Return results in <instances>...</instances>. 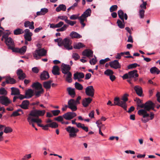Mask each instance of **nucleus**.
<instances>
[{
  "mask_svg": "<svg viewBox=\"0 0 160 160\" xmlns=\"http://www.w3.org/2000/svg\"><path fill=\"white\" fill-rule=\"evenodd\" d=\"M147 111L143 109H141L138 111V114L140 116H142L143 118L141 120L144 123H146L150 120H152L154 118V114L152 112L150 113V118H149V114L147 113Z\"/></svg>",
  "mask_w": 160,
  "mask_h": 160,
  "instance_id": "nucleus-1",
  "label": "nucleus"
},
{
  "mask_svg": "<svg viewBox=\"0 0 160 160\" xmlns=\"http://www.w3.org/2000/svg\"><path fill=\"white\" fill-rule=\"evenodd\" d=\"M61 68L62 72L64 74V77L66 78V81L70 82V67L69 65L62 63Z\"/></svg>",
  "mask_w": 160,
  "mask_h": 160,
  "instance_id": "nucleus-2",
  "label": "nucleus"
},
{
  "mask_svg": "<svg viewBox=\"0 0 160 160\" xmlns=\"http://www.w3.org/2000/svg\"><path fill=\"white\" fill-rule=\"evenodd\" d=\"M91 10L90 8L87 9L79 17V20L82 28L85 26L86 24L84 22V21H87V18L91 15Z\"/></svg>",
  "mask_w": 160,
  "mask_h": 160,
  "instance_id": "nucleus-3",
  "label": "nucleus"
},
{
  "mask_svg": "<svg viewBox=\"0 0 160 160\" xmlns=\"http://www.w3.org/2000/svg\"><path fill=\"white\" fill-rule=\"evenodd\" d=\"M47 51L44 48L38 49L36 50L33 53V57L36 60L40 58V57L46 56Z\"/></svg>",
  "mask_w": 160,
  "mask_h": 160,
  "instance_id": "nucleus-4",
  "label": "nucleus"
},
{
  "mask_svg": "<svg viewBox=\"0 0 160 160\" xmlns=\"http://www.w3.org/2000/svg\"><path fill=\"white\" fill-rule=\"evenodd\" d=\"M138 71L136 70H134L132 71L129 72L128 73L124 74L122 78L123 79H125L128 78H134L135 81H136L137 79L136 78L138 77V74L137 73Z\"/></svg>",
  "mask_w": 160,
  "mask_h": 160,
  "instance_id": "nucleus-5",
  "label": "nucleus"
},
{
  "mask_svg": "<svg viewBox=\"0 0 160 160\" xmlns=\"http://www.w3.org/2000/svg\"><path fill=\"white\" fill-rule=\"evenodd\" d=\"M46 111L45 110H31L28 116L34 118H38L40 116H42L44 114Z\"/></svg>",
  "mask_w": 160,
  "mask_h": 160,
  "instance_id": "nucleus-6",
  "label": "nucleus"
},
{
  "mask_svg": "<svg viewBox=\"0 0 160 160\" xmlns=\"http://www.w3.org/2000/svg\"><path fill=\"white\" fill-rule=\"evenodd\" d=\"M81 99L80 96H78L76 100L71 99V110L72 111H75L77 110V105L80 103L79 101Z\"/></svg>",
  "mask_w": 160,
  "mask_h": 160,
  "instance_id": "nucleus-7",
  "label": "nucleus"
},
{
  "mask_svg": "<svg viewBox=\"0 0 160 160\" xmlns=\"http://www.w3.org/2000/svg\"><path fill=\"white\" fill-rule=\"evenodd\" d=\"M114 105H118L121 107L125 110H127V105L124 102L121 101L118 97H115L114 99Z\"/></svg>",
  "mask_w": 160,
  "mask_h": 160,
  "instance_id": "nucleus-8",
  "label": "nucleus"
},
{
  "mask_svg": "<svg viewBox=\"0 0 160 160\" xmlns=\"http://www.w3.org/2000/svg\"><path fill=\"white\" fill-rule=\"evenodd\" d=\"M2 38L5 39V43L8 46V49L12 46H15L14 42L13 39L10 37H8L5 35L3 36Z\"/></svg>",
  "mask_w": 160,
  "mask_h": 160,
  "instance_id": "nucleus-9",
  "label": "nucleus"
},
{
  "mask_svg": "<svg viewBox=\"0 0 160 160\" xmlns=\"http://www.w3.org/2000/svg\"><path fill=\"white\" fill-rule=\"evenodd\" d=\"M63 46L65 49L68 50H70V38L67 37L62 39L61 46Z\"/></svg>",
  "mask_w": 160,
  "mask_h": 160,
  "instance_id": "nucleus-10",
  "label": "nucleus"
},
{
  "mask_svg": "<svg viewBox=\"0 0 160 160\" xmlns=\"http://www.w3.org/2000/svg\"><path fill=\"white\" fill-rule=\"evenodd\" d=\"M155 104L150 100L148 101L145 103V110L149 111L151 110H154Z\"/></svg>",
  "mask_w": 160,
  "mask_h": 160,
  "instance_id": "nucleus-11",
  "label": "nucleus"
},
{
  "mask_svg": "<svg viewBox=\"0 0 160 160\" xmlns=\"http://www.w3.org/2000/svg\"><path fill=\"white\" fill-rule=\"evenodd\" d=\"M95 90L92 86L87 87L85 89V93L88 96L93 97L94 95Z\"/></svg>",
  "mask_w": 160,
  "mask_h": 160,
  "instance_id": "nucleus-12",
  "label": "nucleus"
},
{
  "mask_svg": "<svg viewBox=\"0 0 160 160\" xmlns=\"http://www.w3.org/2000/svg\"><path fill=\"white\" fill-rule=\"evenodd\" d=\"M11 101L7 97L1 96L0 97V103L5 106H8L11 103Z\"/></svg>",
  "mask_w": 160,
  "mask_h": 160,
  "instance_id": "nucleus-13",
  "label": "nucleus"
},
{
  "mask_svg": "<svg viewBox=\"0 0 160 160\" xmlns=\"http://www.w3.org/2000/svg\"><path fill=\"white\" fill-rule=\"evenodd\" d=\"M109 64L111 68L115 69L121 68L120 64L117 60H115L113 61L110 62H109Z\"/></svg>",
  "mask_w": 160,
  "mask_h": 160,
  "instance_id": "nucleus-14",
  "label": "nucleus"
},
{
  "mask_svg": "<svg viewBox=\"0 0 160 160\" xmlns=\"http://www.w3.org/2000/svg\"><path fill=\"white\" fill-rule=\"evenodd\" d=\"M118 14L119 18L122 21H124V18L127 20L128 19V16L126 13H124L123 11L121 10L118 11Z\"/></svg>",
  "mask_w": 160,
  "mask_h": 160,
  "instance_id": "nucleus-15",
  "label": "nucleus"
},
{
  "mask_svg": "<svg viewBox=\"0 0 160 160\" xmlns=\"http://www.w3.org/2000/svg\"><path fill=\"white\" fill-rule=\"evenodd\" d=\"M134 89L136 93L138 96L140 97L143 96V91L141 87L138 85L134 87Z\"/></svg>",
  "mask_w": 160,
  "mask_h": 160,
  "instance_id": "nucleus-16",
  "label": "nucleus"
},
{
  "mask_svg": "<svg viewBox=\"0 0 160 160\" xmlns=\"http://www.w3.org/2000/svg\"><path fill=\"white\" fill-rule=\"evenodd\" d=\"M29 102L28 100H25L23 101L19 106L22 108L24 109H28L29 105Z\"/></svg>",
  "mask_w": 160,
  "mask_h": 160,
  "instance_id": "nucleus-17",
  "label": "nucleus"
},
{
  "mask_svg": "<svg viewBox=\"0 0 160 160\" xmlns=\"http://www.w3.org/2000/svg\"><path fill=\"white\" fill-rule=\"evenodd\" d=\"M93 52L90 49H86L82 52V55L84 56H86L88 57H92Z\"/></svg>",
  "mask_w": 160,
  "mask_h": 160,
  "instance_id": "nucleus-18",
  "label": "nucleus"
},
{
  "mask_svg": "<svg viewBox=\"0 0 160 160\" xmlns=\"http://www.w3.org/2000/svg\"><path fill=\"white\" fill-rule=\"evenodd\" d=\"M34 23L33 21L30 22L28 21L24 22V26L25 28H29L30 29H33L34 28Z\"/></svg>",
  "mask_w": 160,
  "mask_h": 160,
  "instance_id": "nucleus-19",
  "label": "nucleus"
},
{
  "mask_svg": "<svg viewBox=\"0 0 160 160\" xmlns=\"http://www.w3.org/2000/svg\"><path fill=\"white\" fill-rule=\"evenodd\" d=\"M34 91L31 89H29L26 90L25 96L27 99H29L32 97L34 94Z\"/></svg>",
  "mask_w": 160,
  "mask_h": 160,
  "instance_id": "nucleus-20",
  "label": "nucleus"
},
{
  "mask_svg": "<svg viewBox=\"0 0 160 160\" xmlns=\"http://www.w3.org/2000/svg\"><path fill=\"white\" fill-rule=\"evenodd\" d=\"M92 99L90 98H86L84 99L82 101V104L85 107H87L88 106Z\"/></svg>",
  "mask_w": 160,
  "mask_h": 160,
  "instance_id": "nucleus-21",
  "label": "nucleus"
},
{
  "mask_svg": "<svg viewBox=\"0 0 160 160\" xmlns=\"http://www.w3.org/2000/svg\"><path fill=\"white\" fill-rule=\"evenodd\" d=\"M48 12V9L46 8H41L40 11L37 12V16H43Z\"/></svg>",
  "mask_w": 160,
  "mask_h": 160,
  "instance_id": "nucleus-22",
  "label": "nucleus"
},
{
  "mask_svg": "<svg viewBox=\"0 0 160 160\" xmlns=\"http://www.w3.org/2000/svg\"><path fill=\"white\" fill-rule=\"evenodd\" d=\"M78 131L79 130L78 128L71 127V137H75L77 136V133Z\"/></svg>",
  "mask_w": 160,
  "mask_h": 160,
  "instance_id": "nucleus-23",
  "label": "nucleus"
},
{
  "mask_svg": "<svg viewBox=\"0 0 160 160\" xmlns=\"http://www.w3.org/2000/svg\"><path fill=\"white\" fill-rule=\"evenodd\" d=\"M17 73L18 76V78L21 80L24 79L26 76L24 73H23L21 69H19L17 71Z\"/></svg>",
  "mask_w": 160,
  "mask_h": 160,
  "instance_id": "nucleus-24",
  "label": "nucleus"
},
{
  "mask_svg": "<svg viewBox=\"0 0 160 160\" xmlns=\"http://www.w3.org/2000/svg\"><path fill=\"white\" fill-rule=\"evenodd\" d=\"M11 95H18L20 93L19 89L17 88L12 87L11 88Z\"/></svg>",
  "mask_w": 160,
  "mask_h": 160,
  "instance_id": "nucleus-25",
  "label": "nucleus"
},
{
  "mask_svg": "<svg viewBox=\"0 0 160 160\" xmlns=\"http://www.w3.org/2000/svg\"><path fill=\"white\" fill-rule=\"evenodd\" d=\"M49 77V74L47 71H43L41 74V79L42 80H46Z\"/></svg>",
  "mask_w": 160,
  "mask_h": 160,
  "instance_id": "nucleus-26",
  "label": "nucleus"
},
{
  "mask_svg": "<svg viewBox=\"0 0 160 160\" xmlns=\"http://www.w3.org/2000/svg\"><path fill=\"white\" fill-rule=\"evenodd\" d=\"M32 87L35 89V90L42 88L41 84L38 82L34 83L32 85Z\"/></svg>",
  "mask_w": 160,
  "mask_h": 160,
  "instance_id": "nucleus-27",
  "label": "nucleus"
},
{
  "mask_svg": "<svg viewBox=\"0 0 160 160\" xmlns=\"http://www.w3.org/2000/svg\"><path fill=\"white\" fill-rule=\"evenodd\" d=\"M74 78L77 79L79 78H82L84 77V74L82 72H77L74 74Z\"/></svg>",
  "mask_w": 160,
  "mask_h": 160,
  "instance_id": "nucleus-28",
  "label": "nucleus"
},
{
  "mask_svg": "<svg viewBox=\"0 0 160 160\" xmlns=\"http://www.w3.org/2000/svg\"><path fill=\"white\" fill-rule=\"evenodd\" d=\"M66 7L65 5L62 4L59 5L56 9V10L57 12H59L61 11H65Z\"/></svg>",
  "mask_w": 160,
  "mask_h": 160,
  "instance_id": "nucleus-29",
  "label": "nucleus"
},
{
  "mask_svg": "<svg viewBox=\"0 0 160 160\" xmlns=\"http://www.w3.org/2000/svg\"><path fill=\"white\" fill-rule=\"evenodd\" d=\"M71 37L72 38H82V36L75 32H71Z\"/></svg>",
  "mask_w": 160,
  "mask_h": 160,
  "instance_id": "nucleus-30",
  "label": "nucleus"
},
{
  "mask_svg": "<svg viewBox=\"0 0 160 160\" xmlns=\"http://www.w3.org/2000/svg\"><path fill=\"white\" fill-rule=\"evenodd\" d=\"M6 82L7 83H10L12 84H14L16 82L15 80L13 78L10 77V76H8L6 78Z\"/></svg>",
  "mask_w": 160,
  "mask_h": 160,
  "instance_id": "nucleus-31",
  "label": "nucleus"
},
{
  "mask_svg": "<svg viewBox=\"0 0 160 160\" xmlns=\"http://www.w3.org/2000/svg\"><path fill=\"white\" fill-rule=\"evenodd\" d=\"M59 68L57 66H54L52 70V73L54 75H59Z\"/></svg>",
  "mask_w": 160,
  "mask_h": 160,
  "instance_id": "nucleus-32",
  "label": "nucleus"
},
{
  "mask_svg": "<svg viewBox=\"0 0 160 160\" xmlns=\"http://www.w3.org/2000/svg\"><path fill=\"white\" fill-rule=\"evenodd\" d=\"M117 24L118 26V27L121 29L125 27V21L124 19V21H121L119 19L117 20Z\"/></svg>",
  "mask_w": 160,
  "mask_h": 160,
  "instance_id": "nucleus-33",
  "label": "nucleus"
},
{
  "mask_svg": "<svg viewBox=\"0 0 160 160\" xmlns=\"http://www.w3.org/2000/svg\"><path fill=\"white\" fill-rule=\"evenodd\" d=\"M150 72L152 74L157 73L158 74L160 73V70L156 67H154L150 68Z\"/></svg>",
  "mask_w": 160,
  "mask_h": 160,
  "instance_id": "nucleus-34",
  "label": "nucleus"
},
{
  "mask_svg": "<svg viewBox=\"0 0 160 160\" xmlns=\"http://www.w3.org/2000/svg\"><path fill=\"white\" fill-rule=\"evenodd\" d=\"M52 81L49 80L43 82V85L44 88L46 89L50 88L51 86Z\"/></svg>",
  "mask_w": 160,
  "mask_h": 160,
  "instance_id": "nucleus-35",
  "label": "nucleus"
},
{
  "mask_svg": "<svg viewBox=\"0 0 160 160\" xmlns=\"http://www.w3.org/2000/svg\"><path fill=\"white\" fill-rule=\"evenodd\" d=\"M58 18L62 20H64L67 23L70 24V21L68 20V18L65 16H60L58 17Z\"/></svg>",
  "mask_w": 160,
  "mask_h": 160,
  "instance_id": "nucleus-36",
  "label": "nucleus"
},
{
  "mask_svg": "<svg viewBox=\"0 0 160 160\" xmlns=\"http://www.w3.org/2000/svg\"><path fill=\"white\" fill-rule=\"evenodd\" d=\"M4 126L3 128H4V130L3 132L6 133H9L12 131V129L10 127H6V126L4 125Z\"/></svg>",
  "mask_w": 160,
  "mask_h": 160,
  "instance_id": "nucleus-37",
  "label": "nucleus"
},
{
  "mask_svg": "<svg viewBox=\"0 0 160 160\" xmlns=\"http://www.w3.org/2000/svg\"><path fill=\"white\" fill-rule=\"evenodd\" d=\"M74 85L75 88L78 90H82L83 89L82 85L78 82H76Z\"/></svg>",
  "mask_w": 160,
  "mask_h": 160,
  "instance_id": "nucleus-38",
  "label": "nucleus"
},
{
  "mask_svg": "<svg viewBox=\"0 0 160 160\" xmlns=\"http://www.w3.org/2000/svg\"><path fill=\"white\" fill-rule=\"evenodd\" d=\"M85 47V45L82 43L78 42L75 44L73 48L75 49H79Z\"/></svg>",
  "mask_w": 160,
  "mask_h": 160,
  "instance_id": "nucleus-39",
  "label": "nucleus"
},
{
  "mask_svg": "<svg viewBox=\"0 0 160 160\" xmlns=\"http://www.w3.org/2000/svg\"><path fill=\"white\" fill-rule=\"evenodd\" d=\"M13 32L14 34L15 35H18L23 33V31L22 29L18 28L15 30Z\"/></svg>",
  "mask_w": 160,
  "mask_h": 160,
  "instance_id": "nucleus-40",
  "label": "nucleus"
},
{
  "mask_svg": "<svg viewBox=\"0 0 160 160\" xmlns=\"http://www.w3.org/2000/svg\"><path fill=\"white\" fill-rule=\"evenodd\" d=\"M44 90L43 88L39 89L38 90H35V95L37 97H39L41 94L43 93Z\"/></svg>",
  "mask_w": 160,
  "mask_h": 160,
  "instance_id": "nucleus-41",
  "label": "nucleus"
},
{
  "mask_svg": "<svg viewBox=\"0 0 160 160\" xmlns=\"http://www.w3.org/2000/svg\"><path fill=\"white\" fill-rule=\"evenodd\" d=\"M32 117H31L28 116L27 120L30 125H32V127L33 128H35V125L34 123L35 122L34 121H32Z\"/></svg>",
  "mask_w": 160,
  "mask_h": 160,
  "instance_id": "nucleus-42",
  "label": "nucleus"
},
{
  "mask_svg": "<svg viewBox=\"0 0 160 160\" xmlns=\"http://www.w3.org/2000/svg\"><path fill=\"white\" fill-rule=\"evenodd\" d=\"M32 35V33H29V34H24V36L26 40L30 41L32 40L31 37Z\"/></svg>",
  "mask_w": 160,
  "mask_h": 160,
  "instance_id": "nucleus-43",
  "label": "nucleus"
},
{
  "mask_svg": "<svg viewBox=\"0 0 160 160\" xmlns=\"http://www.w3.org/2000/svg\"><path fill=\"white\" fill-rule=\"evenodd\" d=\"M27 47L26 46H24L21 48H19V53L21 54H24L26 52Z\"/></svg>",
  "mask_w": 160,
  "mask_h": 160,
  "instance_id": "nucleus-44",
  "label": "nucleus"
},
{
  "mask_svg": "<svg viewBox=\"0 0 160 160\" xmlns=\"http://www.w3.org/2000/svg\"><path fill=\"white\" fill-rule=\"evenodd\" d=\"M63 118L67 120H70V112H68L62 115Z\"/></svg>",
  "mask_w": 160,
  "mask_h": 160,
  "instance_id": "nucleus-45",
  "label": "nucleus"
},
{
  "mask_svg": "<svg viewBox=\"0 0 160 160\" xmlns=\"http://www.w3.org/2000/svg\"><path fill=\"white\" fill-rule=\"evenodd\" d=\"M48 125L49 127L52 128H56L58 127V123L55 122H51V123L48 124Z\"/></svg>",
  "mask_w": 160,
  "mask_h": 160,
  "instance_id": "nucleus-46",
  "label": "nucleus"
},
{
  "mask_svg": "<svg viewBox=\"0 0 160 160\" xmlns=\"http://www.w3.org/2000/svg\"><path fill=\"white\" fill-rule=\"evenodd\" d=\"M104 74L105 75L110 76L113 74V72L111 70L108 69L104 72Z\"/></svg>",
  "mask_w": 160,
  "mask_h": 160,
  "instance_id": "nucleus-47",
  "label": "nucleus"
},
{
  "mask_svg": "<svg viewBox=\"0 0 160 160\" xmlns=\"http://www.w3.org/2000/svg\"><path fill=\"white\" fill-rule=\"evenodd\" d=\"M129 96V95L127 93L124 94L122 97V100L123 101V102H124L125 104H126V102L128 100V97Z\"/></svg>",
  "mask_w": 160,
  "mask_h": 160,
  "instance_id": "nucleus-48",
  "label": "nucleus"
},
{
  "mask_svg": "<svg viewBox=\"0 0 160 160\" xmlns=\"http://www.w3.org/2000/svg\"><path fill=\"white\" fill-rule=\"evenodd\" d=\"M7 94V92L3 88H2L0 89V95H6Z\"/></svg>",
  "mask_w": 160,
  "mask_h": 160,
  "instance_id": "nucleus-49",
  "label": "nucleus"
},
{
  "mask_svg": "<svg viewBox=\"0 0 160 160\" xmlns=\"http://www.w3.org/2000/svg\"><path fill=\"white\" fill-rule=\"evenodd\" d=\"M63 106L62 109L63 111H66L68 108H70V100L68 101V105H65L64 106Z\"/></svg>",
  "mask_w": 160,
  "mask_h": 160,
  "instance_id": "nucleus-50",
  "label": "nucleus"
},
{
  "mask_svg": "<svg viewBox=\"0 0 160 160\" xmlns=\"http://www.w3.org/2000/svg\"><path fill=\"white\" fill-rule=\"evenodd\" d=\"M68 27V25H64L63 27L61 28L57 29L56 31L58 32H62L66 30Z\"/></svg>",
  "mask_w": 160,
  "mask_h": 160,
  "instance_id": "nucleus-51",
  "label": "nucleus"
},
{
  "mask_svg": "<svg viewBox=\"0 0 160 160\" xmlns=\"http://www.w3.org/2000/svg\"><path fill=\"white\" fill-rule=\"evenodd\" d=\"M139 13L140 18H143L144 17V10L143 9H140L139 11Z\"/></svg>",
  "mask_w": 160,
  "mask_h": 160,
  "instance_id": "nucleus-52",
  "label": "nucleus"
},
{
  "mask_svg": "<svg viewBox=\"0 0 160 160\" xmlns=\"http://www.w3.org/2000/svg\"><path fill=\"white\" fill-rule=\"evenodd\" d=\"M137 66H139V65L136 63H134L129 65L128 66V69H132L135 68Z\"/></svg>",
  "mask_w": 160,
  "mask_h": 160,
  "instance_id": "nucleus-53",
  "label": "nucleus"
},
{
  "mask_svg": "<svg viewBox=\"0 0 160 160\" xmlns=\"http://www.w3.org/2000/svg\"><path fill=\"white\" fill-rule=\"evenodd\" d=\"M110 60L108 58H106L104 59H101L99 61V63L101 64H104L106 62Z\"/></svg>",
  "mask_w": 160,
  "mask_h": 160,
  "instance_id": "nucleus-54",
  "label": "nucleus"
},
{
  "mask_svg": "<svg viewBox=\"0 0 160 160\" xmlns=\"http://www.w3.org/2000/svg\"><path fill=\"white\" fill-rule=\"evenodd\" d=\"M62 39L61 38H59L54 39V41L55 42H58V45L59 47H61V42Z\"/></svg>",
  "mask_w": 160,
  "mask_h": 160,
  "instance_id": "nucleus-55",
  "label": "nucleus"
},
{
  "mask_svg": "<svg viewBox=\"0 0 160 160\" xmlns=\"http://www.w3.org/2000/svg\"><path fill=\"white\" fill-rule=\"evenodd\" d=\"M118 8V6L117 5L112 6L110 8V11L111 12L116 11Z\"/></svg>",
  "mask_w": 160,
  "mask_h": 160,
  "instance_id": "nucleus-56",
  "label": "nucleus"
},
{
  "mask_svg": "<svg viewBox=\"0 0 160 160\" xmlns=\"http://www.w3.org/2000/svg\"><path fill=\"white\" fill-rule=\"evenodd\" d=\"M32 120L34 121L35 122H36L37 124L41 123L42 122V120L38 118H34V117H32Z\"/></svg>",
  "mask_w": 160,
  "mask_h": 160,
  "instance_id": "nucleus-57",
  "label": "nucleus"
},
{
  "mask_svg": "<svg viewBox=\"0 0 160 160\" xmlns=\"http://www.w3.org/2000/svg\"><path fill=\"white\" fill-rule=\"evenodd\" d=\"M53 116H56L58 115L60 112V111L59 110H55L51 111Z\"/></svg>",
  "mask_w": 160,
  "mask_h": 160,
  "instance_id": "nucleus-58",
  "label": "nucleus"
},
{
  "mask_svg": "<svg viewBox=\"0 0 160 160\" xmlns=\"http://www.w3.org/2000/svg\"><path fill=\"white\" fill-rule=\"evenodd\" d=\"M72 58L75 60H77L79 58V55L76 53H73L72 55Z\"/></svg>",
  "mask_w": 160,
  "mask_h": 160,
  "instance_id": "nucleus-59",
  "label": "nucleus"
},
{
  "mask_svg": "<svg viewBox=\"0 0 160 160\" xmlns=\"http://www.w3.org/2000/svg\"><path fill=\"white\" fill-rule=\"evenodd\" d=\"M79 14H73L71 16V19L72 20H76L77 19H79Z\"/></svg>",
  "mask_w": 160,
  "mask_h": 160,
  "instance_id": "nucleus-60",
  "label": "nucleus"
},
{
  "mask_svg": "<svg viewBox=\"0 0 160 160\" xmlns=\"http://www.w3.org/2000/svg\"><path fill=\"white\" fill-rule=\"evenodd\" d=\"M15 46H12L9 49H11L13 52H19V48H15Z\"/></svg>",
  "mask_w": 160,
  "mask_h": 160,
  "instance_id": "nucleus-61",
  "label": "nucleus"
},
{
  "mask_svg": "<svg viewBox=\"0 0 160 160\" xmlns=\"http://www.w3.org/2000/svg\"><path fill=\"white\" fill-rule=\"evenodd\" d=\"M31 155L30 154H26L23 156V157L22 158L21 160H26L27 159L31 158Z\"/></svg>",
  "mask_w": 160,
  "mask_h": 160,
  "instance_id": "nucleus-62",
  "label": "nucleus"
},
{
  "mask_svg": "<svg viewBox=\"0 0 160 160\" xmlns=\"http://www.w3.org/2000/svg\"><path fill=\"white\" fill-rule=\"evenodd\" d=\"M147 2H143V3L140 5V7L143 9H145L146 8Z\"/></svg>",
  "mask_w": 160,
  "mask_h": 160,
  "instance_id": "nucleus-63",
  "label": "nucleus"
},
{
  "mask_svg": "<svg viewBox=\"0 0 160 160\" xmlns=\"http://www.w3.org/2000/svg\"><path fill=\"white\" fill-rule=\"evenodd\" d=\"M94 57L95 58V59L93 58L90 60L89 62L90 64L91 65L95 64L96 62H97L96 57L95 56H94Z\"/></svg>",
  "mask_w": 160,
  "mask_h": 160,
  "instance_id": "nucleus-64",
  "label": "nucleus"
}]
</instances>
